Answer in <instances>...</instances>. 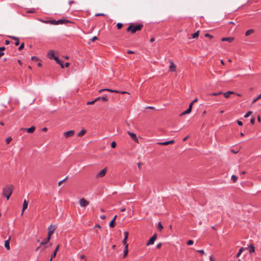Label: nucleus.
<instances>
[{"instance_id":"f257e3e1","label":"nucleus","mask_w":261,"mask_h":261,"mask_svg":"<svg viewBox=\"0 0 261 261\" xmlns=\"http://www.w3.org/2000/svg\"><path fill=\"white\" fill-rule=\"evenodd\" d=\"M13 186L12 185H6L3 189L2 194L4 197L7 198V200H8L11 196L13 190Z\"/></svg>"},{"instance_id":"f03ea898","label":"nucleus","mask_w":261,"mask_h":261,"mask_svg":"<svg viewBox=\"0 0 261 261\" xmlns=\"http://www.w3.org/2000/svg\"><path fill=\"white\" fill-rule=\"evenodd\" d=\"M142 28V24L134 25V24L130 23L129 27L127 28L126 30L127 32H131V33L133 34L138 31H140Z\"/></svg>"},{"instance_id":"7ed1b4c3","label":"nucleus","mask_w":261,"mask_h":261,"mask_svg":"<svg viewBox=\"0 0 261 261\" xmlns=\"http://www.w3.org/2000/svg\"><path fill=\"white\" fill-rule=\"evenodd\" d=\"M56 229V225H50L48 228V237H51V236L54 233V231Z\"/></svg>"},{"instance_id":"20e7f679","label":"nucleus","mask_w":261,"mask_h":261,"mask_svg":"<svg viewBox=\"0 0 261 261\" xmlns=\"http://www.w3.org/2000/svg\"><path fill=\"white\" fill-rule=\"evenodd\" d=\"M107 171V168H104L103 169L100 171L97 174L96 177L97 178H100V177H103L106 175Z\"/></svg>"},{"instance_id":"39448f33","label":"nucleus","mask_w":261,"mask_h":261,"mask_svg":"<svg viewBox=\"0 0 261 261\" xmlns=\"http://www.w3.org/2000/svg\"><path fill=\"white\" fill-rule=\"evenodd\" d=\"M79 202L81 207H85L89 204V202L84 198L81 199Z\"/></svg>"},{"instance_id":"423d86ee","label":"nucleus","mask_w":261,"mask_h":261,"mask_svg":"<svg viewBox=\"0 0 261 261\" xmlns=\"http://www.w3.org/2000/svg\"><path fill=\"white\" fill-rule=\"evenodd\" d=\"M157 238V234H154L153 236L149 240L148 242L147 243V246L152 245L154 243V241L156 240Z\"/></svg>"},{"instance_id":"0eeeda50","label":"nucleus","mask_w":261,"mask_h":261,"mask_svg":"<svg viewBox=\"0 0 261 261\" xmlns=\"http://www.w3.org/2000/svg\"><path fill=\"white\" fill-rule=\"evenodd\" d=\"M74 134V132L73 130H70L67 132H66L64 133V135L66 138H68L72 136Z\"/></svg>"},{"instance_id":"6e6552de","label":"nucleus","mask_w":261,"mask_h":261,"mask_svg":"<svg viewBox=\"0 0 261 261\" xmlns=\"http://www.w3.org/2000/svg\"><path fill=\"white\" fill-rule=\"evenodd\" d=\"M127 134L128 135L132 138V139L134 140L135 142L138 143V140L137 138V136L136 135V134L133 133H131L129 131L127 132Z\"/></svg>"},{"instance_id":"1a4fd4ad","label":"nucleus","mask_w":261,"mask_h":261,"mask_svg":"<svg viewBox=\"0 0 261 261\" xmlns=\"http://www.w3.org/2000/svg\"><path fill=\"white\" fill-rule=\"evenodd\" d=\"M29 202L27 201L26 200H24L23 203V206H22V210L21 212V215H23V213L24 211L27 208L28 206Z\"/></svg>"},{"instance_id":"9d476101","label":"nucleus","mask_w":261,"mask_h":261,"mask_svg":"<svg viewBox=\"0 0 261 261\" xmlns=\"http://www.w3.org/2000/svg\"><path fill=\"white\" fill-rule=\"evenodd\" d=\"M105 90H106V91H111V92H116V93H122V94H124V93H127L129 94V93L127 92H125V91H121V92H119L118 91H116V90H111V89H102V90H100L99 91V92H101V91H105Z\"/></svg>"},{"instance_id":"9b49d317","label":"nucleus","mask_w":261,"mask_h":261,"mask_svg":"<svg viewBox=\"0 0 261 261\" xmlns=\"http://www.w3.org/2000/svg\"><path fill=\"white\" fill-rule=\"evenodd\" d=\"M174 142V141L173 140L166 141V142H159L158 144L161 145H167L169 144H173Z\"/></svg>"},{"instance_id":"f8f14e48","label":"nucleus","mask_w":261,"mask_h":261,"mask_svg":"<svg viewBox=\"0 0 261 261\" xmlns=\"http://www.w3.org/2000/svg\"><path fill=\"white\" fill-rule=\"evenodd\" d=\"M59 245H58L56 249H55V250L54 251V252L52 253L51 255V257H50V259H52L53 258H54L56 256V254H57V251H58L59 250Z\"/></svg>"},{"instance_id":"ddd939ff","label":"nucleus","mask_w":261,"mask_h":261,"mask_svg":"<svg viewBox=\"0 0 261 261\" xmlns=\"http://www.w3.org/2000/svg\"><path fill=\"white\" fill-rule=\"evenodd\" d=\"M170 66L169 70L170 71H174L176 69V66L172 61H170Z\"/></svg>"},{"instance_id":"4468645a","label":"nucleus","mask_w":261,"mask_h":261,"mask_svg":"<svg viewBox=\"0 0 261 261\" xmlns=\"http://www.w3.org/2000/svg\"><path fill=\"white\" fill-rule=\"evenodd\" d=\"M54 60L57 62L58 64L60 65L62 68H64L63 62L61 60H60L58 57H54Z\"/></svg>"},{"instance_id":"2eb2a0df","label":"nucleus","mask_w":261,"mask_h":261,"mask_svg":"<svg viewBox=\"0 0 261 261\" xmlns=\"http://www.w3.org/2000/svg\"><path fill=\"white\" fill-rule=\"evenodd\" d=\"M233 40V38L232 37H226L222 38L221 39L222 41H228L229 42H231Z\"/></svg>"},{"instance_id":"dca6fc26","label":"nucleus","mask_w":261,"mask_h":261,"mask_svg":"<svg viewBox=\"0 0 261 261\" xmlns=\"http://www.w3.org/2000/svg\"><path fill=\"white\" fill-rule=\"evenodd\" d=\"M10 239L5 241V247L7 250H10Z\"/></svg>"},{"instance_id":"f3484780","label":"nucleus","mask_w":261,"mask_h":261,"mask_svg":"<svg viewBox=\"0 0 261 261\" xmlns=\"http://www.w3.org/2000/svg\"><path fill=\"white\" fill-rule=\"evenodd\" d=\"M50 238L49 237H47V238L44 240H43L40 243L41 245H43L46 244L50 240Z\"/></svg>"},{"instance_id":"a211bd4d","label":"nucleus","mask_w":261,"mask_h":261,"mask_svg":"<svg viewBox=\"0 0 261 261\" xmlns=\"http://www.w3.org/2000/svg\"><path fill=\"white\" fill-rule=\"evenodd\" d=\"M192 111V109L191 107H189V108L185 111L183 112L181 114L180 116H182L186 114H188L191 113Z\"/></svg>"},{"instance_id":"6ab92c4d","label":"nucleus","mask_w":261,"mask_h":261,"mask_svg":"<svg viewBox=\"0 0 261 261\" xmlns=\"http://www.w3.org/2000/svg\"><path fill=\"white\" fill-rule=\"evenodd\" d=\"M128 245L126 244V246L124 247L123 257H125L128 254Z\"/></svg>"},{"instance_id":"aec40b11","label":"nucleus","mask_w":261,"mask_h":261,"mask_svg":"<svg viewBox=\"0 0 261 261\" xmlns=\"http://www.w3.org/2000/svg\"><path fill=\"white\" fill-rule=\"evenodd\" d=\"M232 94H233V92L229 91H227V92L223 93V95L225 98H228L229 97V96Z\"/></svg>"},{"instance_id":"412c9836","label":"nucleus","mask_w":261,"mask_h":261,"mask_svg":"<svg viewBox=\"0 0 261 261\" xmlns=\"http://www.w3.org/2000/svg\"><path fill=\"white\" fill-rule=\"evenodd\" d=\"M48 56L50 59H54V51L53 50H50L48 53Z\"/></svg>"},{"instance_id":"4be33fe9","label":"nucleus","mask_w":261,"mask_h":261,"mask_svg":"<svg viewBox=\"0 0 261 261\" xmlns=\"http://www.w3.org/2000/svg\"><path fill=\"white\" fill-rule=\"evenodd\" d=\"M246 249H247V248H246ZM245 249V248H243V247H242L240 249L238 253L236 255V257H238L242 253V252Z\"/></svg>"},{"instance_id":"5701e85b","label":"nucleus","mask_w":261,"mask_h":261,"mask_svg":"<svg viewBox=\"0 0 261 261\" xmlns=\"http://www.w3.org/2000/svg\"><path fill=\"white\" fill-rule=\"evenodd\" d=\"M35 129V127L32 126L30 128H28L27 129V130L29 133H32L34 132Z\"/></svg>"},{"instance_id":"b1692460","label":"nucleus","mask_w":261,"mask_h":261,"mask_svg":"<svg viewBox=\"0 0 261 261\" xmlns=\"http://www.w3.org/2000/svg\"><path fill=\"white\" fill-rule=\"evenodd\" d=\"M253 33H254L253 30H252V29L249 30L245 33V36H248Z\"/></svg>"},{"instance_id":"393cba45","label":"nucleus","mask_w":261,"mask_h":261,"mask_svg":"<svg viewBox=\"0 0 261 261\" xmlns=\"http://www.w3.org/2000/svg\"><path fill=\"white\" fill-rule=\"evenodd\" d=\"M249 252L250 253L254 252V251H255V247H254V246L252 244H251L250 245L249 250Z\"/></svg>"},{"instance_id":"a878e982","label":"nucleus","mask_w":261,"mask_h":261,"mask_svg":"<svg viewBox=\"0 0 261 261\" xmlns=\"http://www.w3.org/2000/svg\"><path fill=\"white\" fill-rule=\"evenodd\" d=\"M86 130H85V129H82L77 135L78 137H82L84 135H85V134L86 133Z\"/></svg>"},{"instance_id":"bb28decb","label":"nucleus","mask_w":261,"mask_h":261,"mask_svg":"<svg viewBox=\"0 0 261 261\" xmlns=\"http://www.w3.org/2000/svg\"><path fill=\"white\" fill-rule=\"evenodd\" d=\"M115 224L116 223L114 221V220H112L110 222L109 226L111 228H113L115 226Z\"/></svg>"},{"instance_id":"cd10ccee","label":"nucleus","mask_w":261,"mask_h":261,"mask_svg":"<svg viewBox=\"0 0 261 261\" xmlns=\"http://www.w3.org/2000/svg\"><path fill=\"white\" fill-rule=\"evenodd\" d=\"M238 177L237 176L234 175H232L231 176V179L233 181V182H236L237 180Z\"/></svg>"},{"instance_id":"c85d7f7f","label":"nucleus","mask_w":261,"mask_h":261,"mask_svg":"<svg viewBox=\"0 0 261 261\" xmlns=\"http://www.w3.org/2000/svg\"><path fill=\"white\" fill-rule=\"evenodd\" d=\"M199 31H197L196 33H195L194 34H193V36H192V38H197L199 36Z\"/></svg>"},{"instance_id":"c756f323","label":"nucleus","mask_w":261,"mask_h":261,"mask_svg":"<svg viewBox=\"0 0 261 261\" xmlns=\"http://www.w3.org/2000/svg\"><path fill=\"white\" fill-rule=\"evenodd\" d=\"M12 140V139L11 137H8L6 140V144H9Z\"/></svg>"},{"instance_id":"7c9ffc66","label":"nucleus","mask_w":261,"mask_h":261,"mask_svg":"<svg viewBox=\"0 0 261 261\" xmlns=\"http://www.w3.org/2000/svg\"><path fill=\"white\" fill-rule=\"evenodd\" d=\"M158 228L160 231H161L163 229V226L161 222L158 223Z\"/></svg>"},{"instance_id":"2f4dec72","label":"nucleus","mask_w":261,"mask_h":261,"mask_svg":"<svg viewBox=\"0 0 261 261\" xmlns=\"http://www.w3.org/2000/svg\"><path fill=\"white\" fill-rule=\"evenodd\" d=\"M67 20L60 19V20H59L57 21V24H62V23H63L64 22H67Z\"/></svg>"},{"instance_id":"473e14b6","label":"nucleus","mask_w":261,"mask_h":261,"mask_svg":"<svg viewBox=\"0 0 261 261\" xmlns=\"http://www.w3.org/2000/svg\"><path fill=\"white\" fill-rule=\"evenodd\" d=\"M260 98H261V94H259V95H258V96L255 99H254L253 100V101H252V103H255V102H256Z\"/></svg>"},{"instance_id":"72a5a7b5","label":"nucleus","mask_w":261,"mask_h":261,"mask_svg":"<svg viewBox=\"0 0 261 261\" xmlns=\"http://www.w3.org/2000/svg\"><path fill=\"white\" fill-rule=\"evenodd\" d=\"M221 94H222V92L221 91H220V92H219L217 93H213L211 94L210 95H213V96H218Z\"/></svg>"},{"instance_id":"f704fd0d","label":"nucleus","mask_w":261,"mask_h":261,"mask_svg":"<svg viewBox=\"0 0 261 261\" xmlns=\"http://www.w3.org/2000/svg\"><path fill=\"white\" fill-rule=\"evenodd\" d=\"M252 114V112L251 111H248L244 116V117L245 118H247L249 116H250Z\"/></svg>"},{"instance_id":"c9c22d12","label":"nucleus","mask_w":261,"mask_h":261,"mask_svg":"<svg viewBox=\"0 0 261 261\" xmlns=\"http://www.w3.org/2000/svg\"><path fill=\"white\" fill-rule=\"evenodd\" d=\"M49 23L51 24H57V21L55 20H49Z\"/></svg>"},{"instance_id":"e433bc0d","label":"nucleus","mask_w":261,"mask_h":261,"mask_svg":"<svg viewBox=\"0 0 261 261\" xmlns=\"http://www.w3.org/2000/svg\"><path fill=\"white\" fill-rule=\"evenodd\" d=\"M67 178V177H66L64 179H63V180H61L60 181H59L58 184V186H60L61 185V184L66 180V179Z\"/></svg>"},{"instance_id":"4c0bfd02","label":"nucleus","mask_w":261,"mask_h":261,"mask_svg":"<svg viewBox=\"0 0 261 261\" xmlns=\"http://www.w3.org/2000/svg\"><path fill=\"white\" fill-rule=\"evenodd\" d=\"M123 24L121 23H118L117 24V27L118 29H120L122 28Z\"/></svg>"},{"instance_id":"58836bf2","label":"nucleus","mask_w":261,"mask_h":261,"mask_svg":"<svg viewBox=\"0 0 261 261\" xmlns=\"http://www.w3.org/2000/svg\"><path fill=\"white\" fill-rule=\"evenodd\" d=\"M116 146V143L115 141H113L111 143V147L113 148H115Z\"/></svg>"},{"instance_id":"ea45409f","label":"nucleus","mask_w":261,"mask_h":261,"mask_svg":"<svg viewBox=\"0 0 261 261\" xmlns=\"http://www.w3.org/2000/svg\"><path fill=\"white\" fill-rule=\"evenodd\" d=\"M95 102H96V100H93V101H88L87 103V105H93V104L95 103Z\"/></svg>"},{"instance_id":"a19ab883","label":"nucleus","mask_w":261,"mask_h":261,"mask_svg":"<svg viewBox=\"0 0 261 261\" xmlns=\"http://www.w3.org/2000/svg\"><path fill=\"white\" fill-rule=\"evenodd\" d=\"M194 243L193 241L192 240H189L188 242H187V245H193Z\"/></svg>"},{"instance_id":"79ce46f5","label":"nucleus","mask_w":261,"mask_h":261,"mask_svg":"<svg viewBox=\"0 0 261 261\" xmlns=\"http://www.w3.org/2000/svg\"><path fill=\"white\" fill-rule=\"evenodd\" d=\"M128 237V232L127 231L124 232V238L125 239H127Z\"/></svg>"},{"instance_id":"37998d69","label":"nucleus","mask_w":261,"mask_h":261,"mask_svg":"<svg viewBox=\"0 0 261 261\" xmlns=\"http://www.w3.org/2000/svg\"><path fill=\"white\" fill-rule=\"evenodd\" d=\"M24 47V43H22L21 44V45L19 46V47H18V49L19 50H21Z\"/></svg>"},{"instance_id":"c03bdc74","label":"nucleus","mask_w":261,"mask_h":261,"mask_svg":"<svg viewBox=\"0 0 261 261\" xmlns=\"http://www.w3.org/2000/svg\"><path fill=\"white\" fill-rule=\"evenodd\" d=\"M205 37H208V38H210L211 39L213 38V37L212 35H211L210 34H205Z\"/></svg>"},{"instance_id":"a18cd8bd","label":"nucleus","mask_w":261,"mask_h":261,"mask_svg":"<svg viewBox=\"0 0 261 261\" xmlns=\"http://www.w3.org/2000/svg\"><path fill=\"white\" fill-rule=\"evenodd\" d=\"M126 241H127V239H124L122 241V243H123V245L125 246V247L126 246V244H128L127 243Z\"/></svg>"},{"instance_id":"49530a36","label":"nucleus","mask_w":261,"mask_h":261,"mask_svg":"<svg viewBox=\"0 0 261 261\" xmlns=\"http://www.w3.org/2000/svg\"><path fill=\"white\" fill-rule=\"evenodd\" d=\"M96 40H97V37L96 36H94L91 39V41L92 42H94V41H95Z\"/></svg>"},{"instance_id":"de8ad7c7","label":"nucleus","mask_w":261,"mask_h":261,"mask_svg":"<svg viewBox=\"0 0 261 261\" xmlns=\"http://www.w3.org/2000/svg\"><path fill=\"white\" fill-rule=\"evenodd\" d=\"M80 258H81V259H85V261H87V260H86V256H85L84 255H83V254H82V255H81L80 256Z\"/></svg>"},{"instance_id":"09e8293b","label":"nucleus","mask_w":261,"mask_h":261,"mask_svg":"<svg viewBox=\"0 0 261 261\" xmlns=\"http://www.w3.org/2000/svg\"><path fill=\"white\" fill-rule=\"evenodd\" d=\"M5 47L4 46L0 47V52H3L5 50Z\"/></svg>"},{"instance_id":"8fccbe9b","label":"nucleus","mask_w":261,"mask_h":261,"mask_svg":"<svg viewBox=\"0 0 261 261\" xmlns=\"http://www.w3.org/2000/svg\"><path fill=\"white\" fill-rule=\"evenodd\" d=\"M254 122H255V119L254 118H252L251 120H250V123L252 124H253L254 123Z\"/></svg>"},{"instance_id":"3c124183","label":"nucleus","mask_w":261,"mask_h":261,"mask_svg":"<svg viewBox=\"0 0 261 261\" xmlns=\"http://www.w3.org/2000/svg\"><path fill=\"white\" fill-rule=\"evenodd\" d=\"M40 21L43 23H49V20H40Z\"/></svg>"},{"instance_id":"603ef678","label":"nucleus","mask_w":261,"mask_h":261,"mask_svg":"<svg viewBox=\"0 0 261 261\" xmlns=\"http://www.w3.org/2000/svg\"><path fill=\"white\" fill-rule=\"evenodd\" d=\"M105 14L103 13H97V14H95V16H105Z\"/></svg>"},{"instance_id":"864d4df0","label":"nucleus","mask_w":261,"mask_h":261,"mask_svg":"<svg viewBox=\"0 0 261 261\" xmlns=\"http://www.w3.org/2000/svg\"><path fill=\"white\" fill-rule=\"evenodd\" d=\"M102 101H106L107 100V98L106 97L103 96L101 98Z\"/></svg>"},{"instance_id":"5fc2aeb1","label":"nucleus","mask_w":261,"mask_h":261,"mask_svg":"<svg viewBox=\"0 0 261 261\" xmlns=\"http://www.w3.org/2000/svg\"><path fill=\"white\" fill-rule=\"evenodd\" d=\"M32 60H34V61H37L38 60V59L37 57L34 56V57H32Z\"/></svg>"},{"instance_id":"6e6d98bb","label":"nucleus","mask_w":261,"mask_h":261,"mask_svg":"<svg viewBox=\"0 0 261 261\" xmlns=\"http://www.w3.org/2000/svg\"><path fill=\"white\" fill-rule=\"evenodd\" d=\"M100 217L101 219H102L103 220H104V219H105L106 218V216L105 215H101L100 216Z\"/></svg>"},{"instance_id":"4d7b16f0","label":"nucleus","mask_w":261,"mask_h":261,"mask_svg":"<svg viewBox=\"0 0 261 261\" xmlns=\"http://www.w3.org/2000/svg\"><path fill=\"white\" fill-rule=\"evenodd\" d=\"M10 41L8 40H5V43L6 45H8L10 44Z\"/></svg>"},{"instance_id":"13d9d810","label":"nucleus","mask_w":261,"mask_h":261,"mask_svg":"<svg viewBox=\"0 0 261 261\" xmlns=\"http://www.w3.org/2000/svg\"><path fill=\"white\" fill-rule=\"evenodd\" d=\"M237 123H238V125H239L240 126H242L243 125V123L241 121L238 120Z\"/></svg>"},{"instance_id":"bf43d9fd","label":"nucleus","mask_w":261,"mask_h":261,"mask_svg":"<svg viewBox=\"0 0 261 261\" xmlns=\"http://www.w3.org/2000/svg\"><path fill=\"white\" fill-rule=\"evenodd\" d=\"M137 165H138V167L139 168H141L142 163L141 162H139V163H138Z\"/></svg>"},{"instance_id":"052dcab7","label":"nucleus","mask_w":261,"mask_h":261,"mask_svg":"<svg viewBox=\"0 0 261 261\" xmlns=\"http://www.w3.org/2000/svg\"><path fill=\"white\" fill-rule=\"evenodd\" d=\"M162 246V243H159L157 245H156V248H160Z\"/></svg>"},{"instance_id":"680f3d73","label":"nucleus","mask_w":261,"mask_h":261,"mask_svg":"<svg viewBox=\"0 0 261 261\" xmlns=\"http://www.w3.org/2000/svg\"><path fill=\"white\" fill-rule=\"evenodd\" d=\"M197 252H198L199 253H201V254H204V251L203 250H198Z\"/></svg>"},{"instance_id":"e2e57ef3","label":"nucleus","mask_w":261,"mask_h":261,"mask_svg":"<svg viewBox=\"0 0 261 261\" xmlns=\"http://www.w3.org/2000/svg\"><path fill=\"white\" fill-rule=\"evenodd\" d=\"M127 53L128 54H134V51H132V50H128L127 51Z\"/></svg>"},{"instance_id":"0e129e2a","label":"nucleus","mask_w":261,"mask_h":261,"mask_svg":"<svg viewBox=\"0 0 261 261\" xmlns=\"http://www.w3.org/2000/svg\"><path fill=\"white\" fill-rule=\"evenodd\" d=\"M69 3V4L70 5H71L72 4L74 3V2L73 1H69V3Z\"/></svg>"},{"instance_id":"69168bd1","label":"nucleus","mask_w":261,"mask_h":261,"mask_svg":"<svg viewBox=\"0 0 261 261\" xmlns=\"http://www.w3.org/2000/svg\"><path fill=\"white\" fill-rule=\"evenodd\" d=\"M257 120H258V122H259L261 121V118H260V117L259 116H258L257 117Z\"/></svg>"},{"instance_id":"338daca9","label":"nucleus","mask_w":261,"mask_h":261,"mask_svg":"<svg viewBox=\"0 0 261 261\" xmlns=\"http://www.w3.org/2000/svg\"><path fill=\"white\" fill-rule=\"evenodd\" d=\"M154 40H155V39H154V38H151L150 39V42H153Z\"/></svg>"},{"instance_id":"774afa93","label":"nucleus","mask_w":261,"mask_h":261,"mask_svg":"<svg viewBox=\"0 0 261 261\" xmlns=\"http://www.w3.org/2000/svg\"><path fill=\"white\" fill-rule=\"evenodd\" d=\"M69 65H70V63H69L67 62V63H66V64H65V67H68L69 66Z\"/></svg>"}]
</instances>
